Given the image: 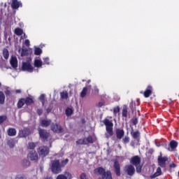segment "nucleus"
<instances>
[{"label":"nucleus","mask_w":179,"mask_h":179,"mask_svg":"<svg viewBox=\"0 0 179 179\" xmlns=\"http://www.w3.org/2000/svg\"><path fill=\"white\" fill-rule=\"evenodd\" d=\"M50 169L54 174H59V173H62V169L61 168V162H59V160L56 159L52 161L50 165Z\"/></svg>","instance_id":"1"},{"label":"nucleus","mask_w":179,"mask_h":179,"mask_svg":"<svg viewBox=\"0 0 179 179\" xmlns=\"http://www.w3.org/2000/svg\"><path fill=\"white\" fill-rule=\"evenodd\" d=\"M103 124H105L106 127V138H110V136H113V135H114V132L113 131V122L108 120V119H105L103 120Z\"/></svg>","instance_id":"2"},{"label":"nucleus","mask_w":179,"mask_h":179,"mask_svg":"<svg viewBox=\"0 0 179 179\" xmlns=\"http://www.w3.org/2000/svg\"><path fill=\"white\" fill-rule=\"evenodd\" d=\"M131 164L136 166L137 173L142 171V165H141V158L139 157L135 156L131 158Z\"/></svg>","instance_id":"3"},{"label":"nucleus","mask_w":179,"mask_h":179,"mask_svg":"<svg viewBox=\"0 0 179 179\" xmlns=\"http://www.w3.org/2000/svg\"><path fill=\"white\" fill-rule=\"evenodd\" d=\"M22 71H26L27 72H33L34 68L33 66H31V58L29 57L27 59V62H22Z\"/></svg>","instance_id":"4"},{"label":"nucleus","mask_w":179,"mask_h":179,"mask_svg":"<svg viewBox=\"0 0 179 179\" xmlns=\"http://www.w3.org/2000/svg\"><path fill=\"white\" fill-rule=\"evenodd\" d=\"M38 153L41 157H45L50 153V148L47 146L40 147L38 150Z\"/></svg>","instance_id":"5"},{"label":"nucleus","mask_w":179,"mask_h":179,"mask_svg":"<svg viewBox=\"0 0 179 179\" xmlns=\"http://www.w3.org/2000/svg\"><path fill=\"white\" fill-rule=\"evenodd\" d=\"M72 178V174L71 173L66 171L63 173L58 175L56 179H71Z\"/></svg>","instance_id":"6"},{"label":"nucleus","mask_w":179,"mask_h":179,"mask_svg":"<svg viewBox=\"0 0 179 179\" xmlns=\"http://www.w3.org/2000/svg\"><path fill=\"white\" fill-rule=\"evenodd\" d=\"M124 170L129 176H134L135 173V168L132 165L126 166Z\"/></svg>","instance_id":"7"},{"label":"nucleus","mask_w":179,"mask_h":179,"mask_svg":"<svg viewBox=\"0 0 179 179\" xmlns=\"http://www.w3.org/2000/svg\"><path fill=\"white\" fill-rule=\"evenodd\" d=\"M18 51H19V54H20L21 57H25V55H30V54H31V50L27 49L24 48L20 49Z\"/></svg>","instance_id":"8"},{"label":"nucleus","mask_w":179,"mask_h":179,"mask_svg":"<svg viewBox=\"0 0 179 179\" xmlns=\"http://www.w3.org/2000/svg\"><path fill=\"white\" fill-rule=\"evenodd\" d=\"M28 159H29V160H32V161L38 160V155H37V152L35 150H32L28 155Z\"/></svg>","instance_id":"9"},{"label":"nucleus","mask_w":179,"mask_h":179,"mask_svg":"<svg viewBox=\"0 0 179 179\" xmlns=\"http://www.w3.org/2000/svg\"><path fill=\"white\" fill-rule=\"evenodd\" d=\"M51 129L53 132H57V134L62 132V127L57 124H52Z\"/></svg>","instance_id":"10"},{"label":"nucleus","mask_w":179,"mask_h":179,"mask_svg":"<svg viewBox=\"0 0 179 179\" xmlns=\"http://www.w3.org/2000/svg\"><path fill=\"white\" fill-rule=\"evenodd\" d=\"M10 64L13 68H17V58L12 56L10 59Z\"/></svg>","instance_id":"11"},{"label":"nucleus","mask_w":179,"mask_h":179,"mask_svg":"<svg viewBox=\"0 0 179 179\" xmlns=\"http://www.w3.org/2000/svg\"><path fill=\"white\" fill-rule=\"evenodd\" d=\"M34 65L36 68H41L43 66V61L40 58L36 57L34 59Z\"/></svg>","instance_id":"12"},{"label":"nucleus","mask_w":179,"mask_h":179,"mask_svg":"<svg viewBox=\"0 0 179 179\" xmlns=\"http://www.w3.org/2000/svg\"><path fill=\"white\" fill-rule=\"evenodd\" d=\"M152 92H153V88L152 87V86L149 85L143 93L144 97L145 98L149 97V96L152 94Z\"/></svg>","instance_id":"13"},{"label":"nucleus","mask_w":179,"mask_h":179,"mask_svg":"<svg viewBox=\"0 0 179 179\" xmlns=\"http://www.w3.org/2000/svg\"><path fill=\"white\" fill-rule=\"evenodd\" d=\"M113 167L115 169V173L117 176H121V172L120 171V163L118 162L115 161L114 162Z\"/></svg>","instance_id":"14"},{"label":"nucleus","mask_w":179,"mask_h":179,"mask_svg":"<svg viewBox=\"0 0 179 179\" xmlns=\"http://www.w3.org/2000/svg\"><path fill=\"white\" fill-rule=\"evenodd\" d=\"M11 6L13 9H18V8H20V6H22V3L17 1V0H12Z\"/></svg>","instance_id":"15"},{"label":"nucleus","mask_w":179,"mask_h":179,"mask_svg":"<svg viewBox=\"0 0 179 179\" xmlns=\"http://www.w3.org/2000/svg\"><path fill=\"white\" fill-rule=\"evenodd\" d=\"M167 160V157H158V163L161 167H164L166 166V162Z\"/></svg>","instance_id":"16"},{"label":"nucleus","mask_w":179,"mask_h":179,"mask_svg":"<svg viewBox=\"0 0 179 179\" xmlns=\"http://www.w3.org/2000/svg\"><path fill=\"white\" fill-rule=\"evenodd\" d=\"M38 132H39V135H40V137L42 138V139H47L48 138V133L46 132L45 131L43 130V129H39L38 130Z\"/></svg>","instance_id":"17"},{"label":"nucleus","mask_w":179,"mask_h":179,"mask_svg":"<svg viewBox=\"0 0 179 179\" xmlns=\"http://www.w3.org/2000/svg\"><path fill=\"white\" fill-rule=\"evenodd\" d=\"M29 134H30V131L27 129H24V130L20 131L19 136L21 138H24V137L27 136V135H29Z\"/></svg>","instance_id":"18"},{"label":"nucleus","mask_w":179,"mask_h":179,"mask_svg":"<svg viewBox=\"0 0 179 179\" xmlns=\"http://www.w3.org/2000/svg\"><path fill=\"white\" fill-rule=\"evenodd\" d=\"M124 132L123 129H117L116 130V136L117 139H122V136H124Z\"/></svg>","instance_id":"19"},{"label":"nucleus","mask_w":179,"mask_h":179,"mask_svg":"<svg viewBox=\"0 0 179 179\" xmlns=\"http://www.w3.org/2000/svg\"><path fill=\"white\" fill-rule=\"evenodd\" d=\"M24 100L27 106H30V104H33V103H34V97L31 96L27 97Z\"/></svg>","instance_id":"20"},{"label":"nucleus","mask_w":179,"mask_h":179,"mask_svg":"<svg viewBox=\"0 0 179 179\" xmlns=\"http://www.w3.org/2000/svg\"><path fill=\"white\" fill-rule=\"evenodd\" d=\"M94 174H100L104 176V173H106V171L104 170V169L99 167L94 170Z\"/></svg>","instance_id":"21"},{"label":"nucleus","mask_w":179,"mask_h":179,"mask_svg":"<svg viewBox=\"0 0 179 179\" xmlns=\"http://www.w3.org/2000/svg\"><path fill=\"white\" fill-rule=\"evenodd\" d=\"M103 179H113V176H111V172L106 171L103 175Z\"/></svg>","instance_id":"22"},{"label":"nucleus","mask_w":179,"mask_h":179,"mask_svg":"<svg viewBox=\"0 0 179 179\" xmlns=\"http://www.w3.org/2000/svg\"><path fill=\"white\" fill-rule=\"evenodd\" d=\"M42 127H48L51 124V120H43L41 122Z\"/></svg>","instance_id":"23"},{"label":"nucleus","mask_w":179,"mask_h":179,"mask_svg":"<svg viewBox=\"0 0 179 179\" xmlns=\"http://www.w3.org/2000/svg\"><path fill=\"white\" fill-rule=\"evenodd\" d=\"M8 135L9 136H15V135H16V129H9L8 130Z\"/></svg>","instance_id":"24"},{"label":"nucleus","mask_w":179,"mask_h":179,"mask_svg":"<svg viewBox=\"0 0 179 179\" xmlns=\"http://www.w3.org/2000/svg\"><path fill=\"white\" fill-rule=\"evenodd\" d=\"M85 145H87L88 143H93V138L92 136H88L85 138H84Z\"/></svg>","instance_id":"25"},{"label":"nucleus","mask_w":179,"mask_h":179,"mask_svg":"<svg viewBox=\"0 0 179 179\" xmlns=\"http://www.w3.org/2000/svg\"><path fill=\"white\" fill-rule=\"evenodd\" d=\"M24 103H26L24 99H20L17 103V108H22V107H23V106H24Z\"/></svg>","instance_id":"26"},{"label":"nucleus","mask_w":179,"mask_h":179,"mask_svg":"<svg viewBox=\"0 0 179 179\" xmlns=\"http://www.w3.org/2000/svg\"><path fill=\"white\" fill-rule=\"evenodd\" d=\"M3 57L5 58V59H8L9 58V51L8 49L3 50Z\"/></svg>","instance_id":"27"},{"label":"nucleus","mask_w":179,"mask_h":179,"mask_svg":"<svg viewBox=\"0 0 179 179\" xmlns=\"http://www.w3.org/2000/svg\"><path fill=\"white\" fill-rule=\"evenodd\" d=\"M3 103H5V94L0 91V104H3Z\"/></svg>","instance_id":"28"},{"label":"nucleus","mask_w":179,"mask_h":179,"mask_svg":"<svg viewBox=\"0 0 179 179\" xmlns=\"http://www.w3.org/2000/svg\"><path fill=\"white\" fill-rule=\"evenodd\" d=\"M177 146H178V143H177V141H171L170 147L171 148V149H176V148H177Z\"/></svg>","instance_id":"29"},{"label":"nucleus","mask_w":179,"mask_h":179,"mask_svg":"<svg viewBox=\"0 0 179 179\" xmlns=\"http://www.w3.org/2000/svg\"><path fill=\"white\" fill-rule=\"evenodd\" d=\"M15 34L17 36H22V34H23V30H22V29H20V28H16L15 29Z\"/></svg>","instance_id":"30"},{"label":"nucleus","mask_w":179,"mask_h":179,"mask_svg":"<svg viewBox=\"0 0 179 179\" xmlns=\"http://www.w3.org/2000/svg\"><path fill=\"white\" fill-rule=\"evenodd\" d=\"M71 114H73V110H72V108H67L66 109V115H67V117H69Z\"/></svg>","instance_id":"31"},{"label":"nucleus","mask_w":179,"mask_h":179,"mask_svg":"<svg viewBox=\"0 0 179 179\" xmlns=\"http://www.w3.org/2000/svg\"><path fill=\"white\" fill-rule=\"evenodd\" d=\"M42 52H43V50H41V49H40V48L35 47V50H34L35 55H41V54H42Z\"/></svg>","instance_id":"32"},{"label":"nucleus","mask_w":179,"mask_h":179,"mask_svg":"<svg viewBox=\"0 0 179 179\" xmlns=\"http://www.w3.org/2000/svg\"><path fill=\"white\" fill-rule=\"evenodd\" d=\"M87 93V88L84 87L80 93V97H85Z\"/></svg>","instance_id":"33"},{"label":"nucleus","mask_w":179,"mask_h":179,"mask_svg":"<svg viewBox=\"0 0 179 179\" xmlns=\"http://www.w3.org/2000/svg\"><path fill=\"white\" fill-rule=\"evenodd\" d=\"M62 99H68V92L66 91H63L60 93Z\"/></svg>","instance_id":"34"},{"label":"nucleus","mask_w":179,"mask_h":179,"mask_svg":"<svg viewBox=\"0 0 179 179\" xmlns=\"http://www.w3.org/2000/svg\"><path fill=\"white\" fill-rule=\"evenodd\" d=\"M69 162V159H66L63 161L61 162V167H65V166H66V164H68V162Z\"/></svg>","instance_id":"35"},{"label":"nucleus","mask_w":179,"mask_h":179,"mask_svg":"<svg viewBox=\"0 0 179 179\" xmlns=\"http://www.w3.org/2000/svg\"><path fill=\"white\" fill-rule=\"evenodd\" d=\"M162 175V169L159 167L157 169V173L154 174V177H159V176Z\"/></svg>","instance_id":"36"},{"label":"nucleus","mask_w":179,"mask_h":179,"mask_svg":"<svg viewBox=\"0 0 179 179\" xmlns=\"http://www.w3.org/2000/svg\"><path fill=\"white\" fill-rule=\"evenodd\" d=\"M39 100L41 101L42 104L44 105V101H45V94H41L39 96Z\"/></svg>","instance_id":"37"},{"label":"nucleus","mask_w":179,"mask_h":179,"mask_svg":"<svg viewBox=\"0 0 179 179\" xmlns=\"http://www.w3.org/2000/svg\"><path fill=\"white\" fill-rule=\"evenodd\" d=\"M8 117H6V116L3 115V116H0V124H3V122H5V121H6Z\"/></svg>","instance_id":"38"},{"label":"nucleus","mask_w":179,"mask_h":179,"mask_svg":"<svg viewBox=\"0 0 179 179\" xmlns=\"http://www.w3.org/2000/svg\"><path fill=\"white\" fill-rule=\"evenodd\" d=\"M77 145H85V138L76 141Z\"/></svg>","instance_id":"39"},{"label":"nucleus","mask_w":179,"mask_h":179,"mask_svg":"<svg viewBox=\"0 0 179 179\" xmlns=\"http://www.w3.org/2000/svg\"><path fill=\"white\" fill-rule=\"evenodd\" d=\"M28 148L29 149H34V148H36V144H34V143H29Z\"/></svg>","instance_id":"40"},{"label":"nucleus","mask_w":179,"mask_h":179,"mask_svg":"<svg viewBox=\"0 0 179 179\" xmlns=\"http://www.w3.org/2000/svg\"><path fill=\"white\" fill-rule=\"evenodd\" d=\"M8 145L10 146V148H13V146H15V143H13V141L10 140L8 141Z\"/></svg>","instance_id":"41"},{"label":"nucleus","mask_w":179,"mask_h":179,"mask_svg":"<svg viewBox=\"0 0 179 179\" xmlns=\"http://www.w3.org/2000/svg\"><path fill=\"white\" fill-rule=\"evenodd\" d=\"M44 64L46 65H50V59L48 57H45L43 59Z\"/></svg>","instance_id":"42"},{"label":"nucleus","mask_w":179,"mask_h":179,"mask_svg":"<svg viewBox=\"0 0 179 179\" xmlns=\"http://www.w3.org/2000/svg\"><path fill=\"white\" fill-rule=\"evenodd\" d=\"M113 113L114 114H118V113H120V107L119 106H117L116 108H115L113 109Z\"/></svg>","instance_id":"43"},{"label":"nucleus","mask_w":179,"mask_h":179,"mask_svg":"<svg viewBox=\"0 0 179 179\" xmlns=\"http://www.w3.org/2000/svg\"><path fill=\"white\" fill-rule=\"evenodd\" d=\"M132 136H133V138L136 139V138H138V136H139V132L138 131H134L133 133Z\"/></svg>","instance_id":"44"},{"label":"nucleus","mask_w":179,"mask_h":179,"mask_svg":"<svg viewBox=\"0 0 179 179\" xmlns=\"http://www.w3.org/2000/svg\"><path fill=\"white\" fill-rule=\"evenodd\" d=\"M127 114H128V110H127V108H124L122 110L123 117H127Z\"/></svg>","instance_id":"45"},{"label":"nucleus","mask_w":179,"mask_h":179,"mask_svg":"<svg viewBox=\"0 0 179 179\" xmlns=\"http://www.w3.org/2000/svg\"><path fill=\"white\" fill-rule=\"evenodd\" d=\"M80 179H89L86 173H82L80 176Z\"/></svg>","instance_id":"46"},{"label":"nucleus","mask_w":179,"mask_h":179,"mask_svg":"<svg viewBox=\"0 0 179 179\" xmlns=\"http://www.w3.org/2000/svg\"><path fill=\"white\" fill-rule=\"evenodd\" d=\"M122 141L123 143H128L129 142V137H125Z\"/></svg>","instance_id":"47"},{"label":"nucleus","mask_w":179,"mask_h":179,"mask_svg":"<svg viewBox=\"0 0 179 179\" xmlns=\"http://www.w3.org/2000/svg\"><path fill=\"white\" fill-rule=\"evenodd\" d=\"M104 106V101H100L97 103V107H103Z\"/></svg>","instance_id":"48"},{"label":"nucleus","mask_w":179,"mask_h":179,"mask_svg":"<svg viewBox=\"0 0 179 179\" xmlns=\"http://www.w3.org/2000/svg\"><path fill=\"white\" fill-rule=\"evenodd\" d=\"M24 44L27 47H29V45H30V41L28 39L25 40Z\"/></svg>","instance_id":"49"},{"label":"nucleus","mask_w":179,"mask_h":179,"mask_svg":"<svg viewBox=\"0 0 179 179\" xmlns=\"http://www.w3.org/2000/svg\"><path fill=\"white\" fill-rule=\"evenodd\" d=\"M94 92L96 94H99V88L97 87H94Z\"/></svg>","instance_id":"50"},{"label":"nucleus","mask_w":179,"mask_h":179,"mask_svg":"<svg viewBox=\"0 0 179 179\" xmlns=\"http://www.w3.org/2000/svg\"><path fill=\"white\" fill-rule=\"evenodd\" d=\"M38 115H41L43 114V110L41 109H38Z\"/></svg>","instance_id":"51"},{"label":"nucleus","mask_w":179,"mask_h":179,"mask_svg":"<svg viewBox=\"0 0 179 179\" xmlns=\"http://www.w3.org/2000/svg\"><path fill=\"white\" fill-rule=\"evenodd\" d=\"M170 167H171L172 169L176 168V164H171L170 165Z\"/></svg>","instance_id":"52"},{"label":"nucleus","mask_w":179,"mask_h":179,"mask_svg":"<svg viewBox=\"0 0 179 179\" xmlns=\"http://www.w3.org/2000/svg\"><path fill=\"white\" fill-rule=\"evenodd\" d=\"M15 93H17V94H20V93H22V90H17L15 91Z\"/></svg>","instance_id":"53"},{"label":"nucleus","mask_w":179,"mask_h":179,"mask_svg":"<svg viewBox=\"0 0 179 179\" xmlns=\"http://www.w3.org/2000/svg\"><path fill=\"white\" fill-rule=\"evenodd\" d=\"M137 122H138V120H134V125H136Z\"/></svg>","instance_id":"54"},{"label":"nucleus","mask_w":179,"mask_h":179,"mask_svg":"<svg viewBox=\"0 0 179 179\" xmlns=\"http://www.w3.org/2000/svg\"><path fill=\"white\" fill-rule=\"evenodd\" d=\"M50 111H51V110L47 109V112H48V113H50Z\"/></svg>","instance_id":"55"},{"label":"nucleus","mask_w":179,"mask_h":179,"mask_svg":"<svg viewBox=\"0 0 179 179\" xmlns=\"http://www.w3.org/2000/svg\"><path fill=\"white\" fill-rule=\"evenodd\" d=\"M88 83H90V80L88 81Z\"/></svg>","instance_id":"56"},{"label":"nucleus","mask_w":179,"mask_h":179,"mask_svg":"<svg viewBox=\"0 0 179 179\" xmlns=\"http://www.w3.org/2000/svg\"><path fill=\"white\" fill-rule=\"evenodd\" d=\"M24 36H26V34H24Z\"/></svg>","instance_id":"57"},{"label":"nucleus","mask_w":179,"mask_h":179,"mask_svg":"<svg viewBox=\"0 0 179 179\" xmlns=\"http://www.w3.org/2000/svg\"><path fill=\"white\" fill-rule=\"evenodd\" d=\"M0 138H1V134H0Z\"/></svg>","instance_id":"58"}]
</instances>
